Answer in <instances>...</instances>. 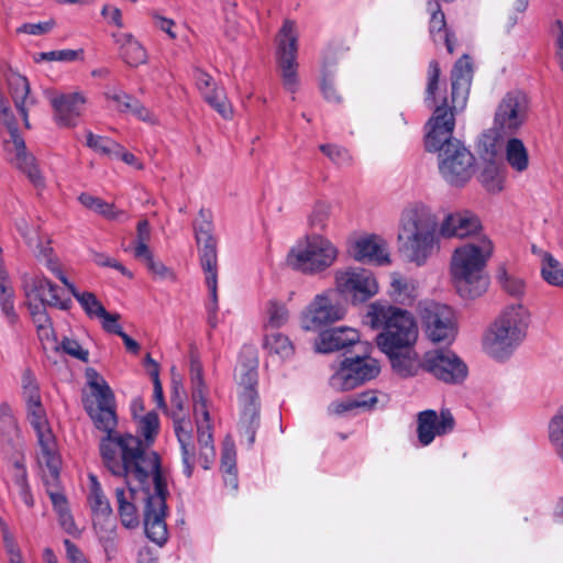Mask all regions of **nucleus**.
I'll return each mask as SVG.
<instances>
[{
    "label": "nucleus",
    "mask_w": 563,
    "mask_h": 563,
    "mask_svg": "<svg viewBox=\"0 0 563 563\" xmlns=\"http://www.w3.org/2000/svg\"><path fill=\"white\" fill-rule=\"evenodd\" d=\"M353 255L354 258L360 262L375 263L378 265L389 262L385 243L376 235L357 240L354 244Z\"/></svg>",
    "instance_id": "24"
},
{
    "label": "nucleus",
    "mask_w": 563,
    "mask_h": 563,
    "mask_svg": "<svg viewBox=\"0 0 563 563\" xmlns=\"http://www.w3.org/2000/svg\"><path fill=\"white\" fill-rule=\"evenodd\" d=\"M419 316L429 340L450 344L457 334L454 310L444 303L424 300L419 303Z\"/></svg>",
    "instance_id": "14"
},
{
    "label": "nucleus",
    "mask_w": 563,
    "mask_h": 563,
    "mask_svg": "<svg viewBox=\"0 0 563 563\" xmlns=\"http://www.w3.org/2000/svg\"><path fill=\"white\" fill-rule=\"evenodd\" d=\"M174 430L181 450L183 473L187 478L191 477L196 461L195 446L191 443L192 429L190 422L175 418Z\"/></svg>",
    "instance_id": "25"
},
{
    "label": "nucleus",
    "mask_w": 563,
    "mask_h": 563,
    "mask_svg": "<svg viewBox=\"0 0 563 563\" xmlns=\"http://www.w3.org/2000/svg\"><path fill=\"white\" fill-rule=\"evenodd\" d=\"M64 545L69 563H90L82 551L69 539L64 540Z\"/></svg>",
    "instance_id": "63"
},
{
    "label": "nucleus",
    "mask_w": 563,
    "mask_h": 563,
    "mask_svg": "<svg viewBox=\"0 0 563 563\" xmlns=\"http://www.w3.org/2000/svg\"><path fill=\"white\" fill-rule=\"evenodd\" d=\"M420 366L446 384H461L468 373L466 364L451 350L439 349L426 352Z\"/></svg>",
    "instance_id": "16"
},
{
    "label": "nucleus",
    "mask_w": 563,
    "mask_h": 563,
    "mask_svg": "<svg viewBox=\"0 0 563 563\" xmlns=\"http://www.w3.org/2000/svg\"><path fill=\"white\" fill-rule=\"evenodd\" d=\"M159 430V418L155 411L147 412L144 417H142L137 424L139 433L144 438L143 448L145 451L153 443Z\"/></svg>",
    "instance_id": "43"
},
{
    "label": "nucleus",
    "mask_w": 563,
    "mask_h": 563,
    "mask_svg": "<svg viewBox=\"0 0 563 563\" xmlns=\"http://www.w3.org/2000/svg\"><path fill=\"white\" fill-rule=\"evenodd\" d=\"M365 320L372 329L379 330L376 344L389 357L393 368L402 376L413 375V361L408 355L419 333L413 314L377 301L369 305Z\"/></svg>",
    "instance_id": "3"
},
{
    "label": "nucleus",
    "mask_w": 563,
    "mask_h": 563,
    "mask_svg": "<svg viewBox=\"0 0 563 563\" xmlns=\"http://www.w3.org/2000/svg\"><path fill=\"white\" fill-rule=\"evenodd\" d=\"M136 492L130 487L129 490L118 487L115 489V497L118 501L119 515L121 522L125 528H135L139 526V516L136 507L132 503L135 499Z\"/></svg>",
    "instance_id": "33"
},
{
    "label": "nucleus",
    "mask_w": 563,
    "mask_h": 563,
    "mask_svg": "<svg viewBox=\"0 0 563 563\" xmlns=\"http://www.w3.org/2000/svg\"><path fill=\"white\" fill-rule=\"evenodd\" d=\"M99 319L101 320L104 331L117 335H120L123 331L122 327L119 324L120 316L118 313H110L106 311V313L101 314Z\"/></svg>",
    "instance_id": "62"
},
{
    "label": "nucleus",
    "mask_w": 563,
    "mask_h": 563,
    "mask_svg": "<svg viewBox=\"0 0 563 563\" xmlns=\"http://www.w3.org/2000/svg\"><path fill=\"white\" fill-rule=\"evenodd\" d=\"M69 292L75 297V299L79 302L82 310L89 318H100L101 314L106 313V308L101 303V301L96 297L93 292L90 291H79L75 284L69 285Z\"/></svg>",
    "instance_id": "39"
},
{
    "label": "nucleus",
    "mask_w": 563,
    "mask_h": 563,
    "mask_svg": "<svg viewBox=\"0 0 563 563\" xmlns=\"http://www.w3.org/2000/svg\"><path fill=\"white\" fill-rule=\"evenodd\" d=\"M264 346L271 354H276L282 358H288L294 353V346L290 340L282 333L266 334Z\"/></svg>",
    "instance_id": "44"
},
{
    "label": "nucleus",
    "mask_w": 563,
    "mask_h": 563,
    "mask_svg": "<svg viewBox=\"0 0 563 563\" xmlns=\"http://www.w3.org/2000/svg\"><path fill=\"white\" fill-rule=\"evenodd\" d=\"M435 10L432 12L430 21H429V31L430 34H437L444 32V35H448L446 33V22L444 13L441 11L438 3H435Z\"/></svg>",
    "instance_id": "59"
},
{
    "label": "nucleus",
    "mask_w": 563,
    "mask_h": 563,
    "mask_svg": "<svg viewBox=\"0 0 563 563\" xmlns=\"http://www.w3.org/2000/svg\"><path fill=\"white\" fill-rule=\"evenodd\" d=\"M338 257V249L321 234L307 235L303 244L292 247L288 262L294 268L305 274H318L333 265Z\"/></svg>",
    "instance_id": "11"
},
{
    "label": "nucleus",
    "mask_w": 563,
    "mask_h": 563,
    "mask_svg": "<svg viewBox=\"0 0 563 563\" xmlns=\"http://www.w3.org/2000/svg\"><path fill=\"white\" fill-rule=\"evenodd\" d=\"M195 239L198 245L199 261L205 273L210 301L218 302V253L217 240L213 235L211 212L200 209L194 222Z\"/></svg>",
    "instance_id": "12"
},
{
    "label": "nucleus",
    "mask_w": 563,
    "mask_h": 563,
    "mask_svg": "<svg viewBox=\"0 0 563 563\" xmlns=\"http://www.w3.org/2000/svg\"><path fill=\"white\" fill-rule=\"evenodd\" d=\"M288 309L282 302L269 300L266 308L265 329H278L288 321Z\"/></svg>",
    "instance_id": "46"
},
{
    "label": "nucleus",
    "mask_w": 563,
    "mask_h": 563,
    "mask_svg": "<svg viewBox=\"0 0 563 563\" xmlns=\"http://www.w3.org/2000/svg\"><path fill=\"white\" fill-rule=\"evenodd\" d=\"M120 55L123 60L133 67L146 62L147 54L143 45L135 37H121Z\"/></svg>",
    "instance_id": "36"
},
{
    "label": "nucleus",
    "mask_w": 563,
    "mask_h": 563,
    "mask_svg": "<svg viewBox=\"0 0 563 563\" xmlns=\"http://www.w3.org/2000/svg\"><path fill=\"white\" fill-rule=\"evenodd\" d=\"M93 529L98 541L101 544L106 560H114L119 552V540L117 534V525L114 519H97L93 521Z\"/></svg>",
    "instance_id": "28"
},
{
    "label": "nucleus",
    "mask_w": 563,
    "mask_h": 563,
    "mask_svg": "<svg viewBox=\"0 0 563 563\" xmlns=\"http://www.w3.org/2000/svg\"><path fill=\"white\" fill-rule=\"evenodd\" d=\"M493 252L489 240L479 243H468L455 250L451 274L456 291L462 298L473 299L481 296L488 287V280L484 276V267Z\"/></svg>",
    "instance_id": "5"
},
{
    "label": "nucleus",
    "mask_w": 563,
    "mask_h": 563,
    "mask_svg": "<svg viewBox=\"0 0 563 563\" xmlns=\"http://www.w3.org/2000/svg\"><path fill=\"white\" fill-rule=\"evenodd\" d=\"M22 397L25 401L27 420L36 432L37 442L41 449V461L45 462L54 472L58 464L56 457V439L53 434L46 410L42 404L40 386L31 369L22 374Z\"/></svg>",
    "instance_id": "7"
},
{
    "label": "nucleus",
    "mask_w": 563,
    "mask_h": 563,
    "mask_svg": "<svg viewBox=\"0 0 563 563\" xmlns=\"http://www.w3.org/2000/svg\"><path fill=\"white\" fill-rule=\"evenodd\" d=\"M194 416L196 419L197 437L200 450H209V453L211 454V449H214V445L208 405L205 402L194 405Z\"/></svg>",
    "instance_id": "31"
},
{
    "label": "nucleus",
    "mask_w": 563,
    "mask_h": 563,
    "mask_svg": "<svg viewBox=\"0 0 563 563\" xmlns=\"http://www.w3.org/2000/svg\"><path fill=\"white\" fill-rule=\"evenodd\" d=\"M498 282L503 289L511 296L519 297L525 291V283L522 279L509 276L505 268L499 269Z\"/></svg>",
    "instance_id": "50"
},
{
    "label": "nucleus",
    "mask_w": 563,
    "mask_h": 563,
    "mask_svg": "<svg viewBox=\"0 0 563 563\" xmlns=\"http://www.w3.org/2000/svg\"><path fill=\"white\" fill-rule=\"evenodd\" d=\"M388 295L395 303L412 306L418 297L417 286L413 280L394 273L390 276Z\"/></svg>",
    "instance_id": "30"
},
{
    "label": "nucleus",
    "mask_w": 563,
    "mask_h": 563,
    "mask_svg": "<svg viewBox=\"0 0 563 563\" xmlns=\"http://www.w3.org/2000/svg\"><path fill=\"white\" fill-rule=\"evenodd\" d=\"M440 65L435 59L429 63L424 104L433 109L426 124L424 146L428 152H439V170L451 186H464L474 175L475 157L453 137L455 114L466 108L472 80L473 66L468 55L464 54L455 62L451 70V97H439Z\"/></svg>",
    "instance_id": "1"
},
{
    "label": "nucleus",
    "mask_w": 563,
    "mask_h": 563,
    "mask_svg": "<svg viewBox=\"0 0 563 563\" xmlns=\"http://www.w3.org/2000/svg\"><path fill=\"white\" fill-rule=\"evenodd\" d=\"M297 37H279L275 46V60L284 88L295 93L299 87Z\"/></svg>",
    "instance_id": "19"
},
{
    "label": "nucleus",
    "mask_w": 563,
    "mask_h": 563,
    "mask_svg": "<svg viewBox=\"0 0 563 563\" xmlns=\"http://www.w3.org/2000/svg\"><path fill=\"white\" fill-rule=\"evenodd\" d=\"M362 353L347 356L341 362L330 378L332 388L338 391L351 390L379 374L378 362L366 355V350H362Z\"/></svg>",
    "instance_id": "15"
},
{
    "label": "nucleus",
    "mask_w": 563,
    "mask_h": 563,
    "mask_svg": "<svg viewBox=\"0 0 563 563\" xmlns=\"http://www.w3.org/2000/svg\"><path fill=\"white\" fill-rule=\"evenodd\" d=\"M0 122L9 133V139H4V150L9 154H13L12 165L24 174L34 187L43 188L45 178L34 155L26 151L25 141L19 133L16 120L5 101L0 103Z\"/></svg>",
    "instance_id": "10"
},
{
    "label": "nucleus",
    "mask_w": 563,
    "mask_h": 563,
    "mask_svg": "<svg viewBox=\"0 0 563 563\" xmlns=\"http://www.w3.org/2000/svg\"><path fill=\"white\" fill-rule=\"evenodd\" d=\"M235 377L239 385V405L241 408L239 431L245 438L247 445L251 446L255 442L261 421L257 361L239 362L235 368Z\"/></svg>",
    "instance_id": "8"
},
{
    "label": "nucleus",
    "mask_w": 563,
    "mask_h": 563,
    "mask_svg": "<svg viewBox=\"0 0 563 563\" xmlns=\"http://www.w3.org/2000/svg\"><path fill=\"white\" fill-rule=\"evenodd\" d=\"M8 85L14 106L22 115L25 126L29 128L27 106L33 103V100L30 98L29 80L24 76L12 74L8 78Z\"/></svg>",
    "instance_id": "29"
},
{
    "label": "nucleus",
    "mask_w": 563,
    "mask_h": 563,
    "mask_svg": "<svg viewBox=\"0 0 563 563\" xmlns=\"http://www.w3.org/2000/svg\"><path fill=\"white\" fill-rule=\"evenodd\" d=\"M440 235L443 238H466L481 230L479 219L470 211L450 213L439 224Z\"/></svg>",
    "instance_id": "23"
},
{
    "label": "nucleus",
    "mask_w": 563,
    "mask_h": 563,
    "mask_svg": "<svg viewBox=\"0 0 563 563\" xmlns=\"http://www.w3.org/2000/svg\"><path fill=\"white\" fill-rule=\"evenodd\" d=\"M152 477L154 487L151 493L148 489L144 492V530L150 540L162 545L167 541L166 517V497L168 495L167 484L163 477L161 470V460H158L157 468L148 472L144 478L134 479L144 489V485Z\"/></svg>",
    "instance_id": "9"
},
{
    "label": "nucleus",
    "mask_w": 563,
    "mask_h": 563,
    "mask_svg": "<svg viewBox=\"0 0 563 563\" xmlns=\"http://www.w3.org/2000/svg\"><path fill=\"white\" fill-rule=\"evenodd\" d=\"M548 438L554 454L563 463V407L550 419Z\"/></svg>",
    "instance_id": "40"
},
{
    "label": "nucleus",
    "mask_w": 563,
    "mask_h": 563,
    "mask_svg": "<svg viewBox=\"0 0 563 563\" xmlns=\"http://www.w3.org/2000/svg\"><path fill=\"white\" fill-rule=\"evenodd\" d=\"M439 222L432 209L415 202L401 212L398 229L399 251L418 266L423 265L439 245Z\"/></svg>",
    "instance_id": "4"
},
{
    "label": "nucleus",
    "mask_w": 563,
    "mask_h": 563,
    "mask_svg": "<svg viewBox=\"0 0 563 563\" xmlns=\"http://www.w3.org/2000/svg\"><path fill=\"white\" fill-rule=\"evenodd\" d=\"M349 346H355L357 350H367L366 345L360 342L358 332L349 327H338L321 331L316 343L317 351L320 353H331Z\"/></svg>",
    "instance_id": "21"
},
{
    "label": "nucleus",
    "mask_w": 563,
    "mask_h": 563,
    "mask_svg": "<svg viewBox=\"0 0 563 563\" xmlns=\"http://www.w3.org/2000/svg\"><path fill=\"white\" fill-rule=\"evenodd\" d=\"M189 361V376L194 405H198L200 402H205L207 405L208 387L203 379L202 363L198 354L194 352L190 353Z\"/></svg>",
    "instance_id": "32"
},
{
    "label": "nucleus",
    "mask_w": 563,
    "mask_h": 563,
    "mask_svg": "<svg viewBox=\"0 0 563 563\" xmlns=\"http://www.w3.org/2000/svg\"><path fill=\"white\" fill-rule=\"evenodd\" d=\"M86 145L100 155L108 156L113 158L114 154L119 153L120 144L115 141L93 134L92 132H87L86 134Z\"/></svg>",
    "instance_id": "45"
},
{
    "label": "nucleus",
    "mask_w": 563,
    "mask_h": 563,
    "mask_svg": "<svg viewBox=\"0 0 563 563\" xmlns=\"http://www.w3.org/2000/svg\"><path fill=\"white\" fill-rule=\"evenodd\" d=\"M319 148L335 165L345 166L352 161L349 151L340 145L321 144Z\"/></svg>",
    "instance_id": "49"
},
{
    "label": "nucleus",
    "mask_w": 563,
    "mask_h": 563,
    "mask_svg": "<svg viewBox=\"0 0 563 563\" xmlns=\"http://www.w3.org/2000/svg\"><path fill=\"white\" fill-rule=\"evenodd\" d=\"M79 202L87 209L102 216L108 220H117L120 216H123V211H119L112 203L104 201L103 199L92 196L88 192H82L78 197Z\"/></svg>",
    "instance_id": "38"
},
{
    "label": "nucleus",
    "mask_w": 563,
    "mask_h": 563,
    "mask_svg": "<svg viewBox=\"0 0 563 563\" xmlns=\"http://www.w3.org/2000/svg\"><path fill=\"white\" fill-rule=\"evenodd\" d=\"M55 21L53 19H48L46 21H41L36 23H23L19 27H16V33H23L26 35H40L49 33L54 30Z\"/></svg>",
    "instance_id": "53"
},
{
    "label": "nucleus",
    "mask_w": 563,
    "mask_h": 563,
    "mask_svg": "<svg viewBox=\"0 0 563 563\" xmlns=\"http://www.w3.org/2000/svg\"><path fill=\"white\" fill-rule=\"evenodd\" d=\"M131 108L128 114H132L143 122L155 123L154 114L140 100L135 99Z\"/></svg>",
    "instance_id": "64"
},
{
    "label": "nucleus",
    "mask_w": 563,
    "mask_h": 563,
    "mask_svg": "<svg viewBox=\"0 0 563 563\" xmlns=\"http://www.w3.org/2000/svg\"><path fill=\"white\" fill-rule=\"evenodd\" d=\"M56 457L58 460V464L56 467V472H54L45 462L41 461V451L38 452L37 460L41 466H44L48 471V475L44 477V484L46 487V493L49 496L54 510L58 514L65 510H68V501L64 493L59 489V473L62 466V459L58 454V450L56 449Z\"/></svg>",
    "instance_id": "27"
},
{
    "label": "nucleus",
    "mask_w": 563,
    "mask_h": 563,
    "mask_svg": "<svg viewBox=\"0 0 563 563\" xmlns=\"http://www.w3.org/2000/svg\"><path fill=\"white\" fill-rule=\"evenodd\" d=\"M90 493L88 501L93 514V521L100 519H113L112 508L109 500L104 496L101 485L95 475H90Z\"/></svg>",
    "instance_id": "34"
},
{
    "label": "nucleus",
    "mask_w": 563,
    "mask_h": 563,
    "mask_svg": "<svg viewBox=\"0 0 563 563\" xmlns=\"http://www.w3.org/2000/svg\"><path fill=\"white\" fill-rule=\"evenodd\" d=\"M482 184L489 192H499L503 190V181L495 168H486L482 175Z\"/></svg>",
    "instance_id": "57"
},
{
    "label": "nucleus",
    "mask_w": 563,
    "mask_h": 563,
    "mask_svg": "<svg viewBox=\"0 0 563 563\" xmlns=\"http://www.w3.org/2000/svg\"><path fill=\"white\" fill-rule=\"evenodd\" d=\"M0 443L8 450H18L22 443L16 419L11 407L5 402L0 405Z\"/></svg>",
    "instance_id": "26"
},
{
    "label": "nucleus",
    "mask_w": 563,
    "mask_h": 563,
    "mask_svg": "<svg viewBox=\"0 0 563 563\" xmlns=\"http://www.w3.org/2000/svg\"><path fill=\"white\" fill-rule=\"evenodd\" d=\"M530 313L522 305H511L490 325L485 336V349L498 361L509 358L527 336Z\"/></svg>",
    "instance_id": "6"
},
{
    "label": "nucleus",
    "mask_w": 563,
    "mask_h": 563,
    "mask_svg": "<svg viewBox=\"0 0 563 563\" xmlns=\"http://www.w3.org/2000/svg\"><path fill=\"white\" fill-rule=\"evenodd\" d=\"M41 59L44 60H57V62H74L77 59H82L84 49H56L41 53Z\"/></svg>",
    "instance_id": "51"
},
{
    "label": "nucleus",
    "mask_w": 563,
    "mask_h": 563,
    "mask_svg": "<svg viewBox=\"0 0 563 563\" xmlns=\"http://www.w3.org/2000/svg\"><path fill=\"white\" fill-rule=\"evenodd\" d=\"M331 209L332 207L329 202H316L308 218L309 225L314 230L324 231L330 221Z\"/></svg>",
    "instance_id": "48"
},
{
    "label": "nucleus",
    "mask_w": 563,
    "mask_h": 563,
    "mask_svg": "<svg viewBox=\"0 0 563 563\" xmlns=\"http://www.w3.org/2000/svg\"><path fill=\"white\" fill-rule=\"evenodd\" d=\"M221 471L235 472L236 470V452L233 444L225 443L221 455Z\"/></svg>",
    "instance_id": "58"
},
{
    "label": "nucleus",
    "mask_w": 563,
    "mask_h": 563,
    "mask_svg": "<svg viewBox=\"0 0 563 563\" xmlns=\"http://www.w3.org/2000/svg\"><path fill=\"white\" fill-rule=\"evenodd\" d=\"M9 563H24L21 549L16 543L14 536L2 540Z\"/></svg>",
    "instance_id": "61"
},
{
    "label": "nucleus",
    "mask_w": 563,
    "mask_h": 563,
    "mask_svg": "<svg viewBox=\"0 0 563 563\" xmlns=\"http://www.w3.org/2000/svg\"><path fill=\"white\" fill-rule=\"evenodd\" d=\"M194 79L198 90L202 93V96H205L206 92H210L213 87H218L213 81V78L199 68L194 70Z\"/></svg>",
    "instance_id": "60"
},
{
    "label": "nucleus",
    "mask_w": 563,
    "mask_h": 563,
    "mask_svg": "<svg viewBox=\"0 0 563 563\" xmlns=\"http://www.w3.org/2000/svg\"><path fill=\"white\" fill-rule=\"evenodd\" d=\"M87 378L98 401L89 415L96 428L106 432L99 444L103 465L113 476L122 477L131 485V479L144 478L155 471L159 456L156 452L145 451L139 437L115 431L118 420L111 388L92 368L87 371Z\"/></svg>",
    "instance_id": "2"
},
{
    "label": "nucleus",
    "mask_w": 563,
    "mask_h": 563,
    "mask_svg": "<svg viewBox=\"0 0 563 563\" xmlns=\"http://www.w3.org/2000/svg\"><path fill=\"white\" fill-rule=\"evenodd\" d=\"M505 146L506 161L518 173L525 172L529 166V154L520 139L509 136Z\"/></svg>",
    "instance_id": "35"
},
{
    "label": "nucleus",
    "mask_w": 563,
    "mask_h": 563,
    "mask_svg": "<svg viewBox=\"0 0 563 563\" xmlns=\"http://www.w3.org/2000/svg\"><path fill=\"white\" fill-rule=\"evenodd\" d=\"M104 97L108 101L114 103V107L118 112L128 114V112L132 109V104L135 101V97L125 92L122 88L118 86H107L104 90Z\"/></svg>",
    "instance_id": "47"
},
{
    "label": "nucleus",
    "mask_w": 563,
    "mask_h": 563,
    "mask_svg": "<svg viewBox=\"0 0 563 563\" xmlns=\"http://www.w3.org/2000/svg\"><path fill=\"white\" fill-rule=\"evenodd\" d=\"M541 276L549 285L563 288V263L545 252L542 257Z\"/></svg>",
    "instance_id": "41"
},
{
    "label": "nucleus",
    "mask_w": 563,
    "mask_h": 563,
    "mask_svg": "<svg viewBox=\"0 0 563 563\" xmlns=\"http://www.w3.org/2000/svg\"><path fill=\"white\" fill-rule=\"evenodd\" d=\"M60 349L64 353L79 360L82 362L88 361L89 353L87 350L82 349L80 343L70 338H64L60 342Z\"/></svg>",
    "instance_id": "54"
},
{
    "label": "nucleus",
    "mask_w": 563,
    "mask_h": 563,
    "mask_svg": "<svg viewBox=\"0 0 563 563\" xmlns=\"http://www.w3.org/2000/svg\"><path fill=\"white\" fill-rule=\"evenodd\" d=\"M52 280H49L43 274H35L26 284H25V295L27 297L31 294H34L36 298H45V294L47 288L49 287Z\"/></svg>",
    "instance_id": "52"
},
{
    "label": "nucleus",
    "mask_w": 563,
    "mask_h": 563,
    "mask_svg": "<svg viewBox=\"0 0 563 563\" xmlns=\"http://www.w3.org/2000/svg\"><path fill=\"white\" fill-rule=\"evenodd\" d=\"M55 120L58 125L74 126L84 111L86 98L80 92L57 93L51 97Z\"/></svg>",
    "instance_id": "22"
},
{
    "label": "nucleus",
    "mask_w": 563,
    "mask_h": 563,
    "mask_svg": "<svg viewBox=\"0 0 563 563\" xmlns=\"http://www.w3.org/2000/svg\"><path fill=\"white\" fill-rule=\"evenodd\" d=\"M46 292L49 295V297L48 298L45 297V300L49 307H55V308H58V309L65 310V311L69 310L71 308V306H73L71 299L69 297L62 298L58 294V286L56 284H54L53 282L51 283Z\"/></svg>",
    "instance_id": "56"
},
{
    "label": "nucleus",
    "mask_w": 563,
    "mask_h": 563,
    "mask_svg": "<svg viewBox=\"0 0 563 563\" xmlns=\"http://www.w3.org/2000/svg\"><path fill=\"white\" fill-rule=\"evenodd\" d=\"M455 427V419L449 409L438 413L433 409L420 411L417 416V437L421 446L430 445L435 437L451 433Z\"/></svg>",
    "instance_id": "20"
},
{
    "label": "nucleus",
    "mask_w": 563,
    "mask_h": 563,
    "mask_svg": "<svg viewBox=\"0 0 563 563\" xmlns=\"http://www.w3.org/2000/svg\"><path fill=\"white\" fill-rule=\"evenodd\" d=\"M32 321L37 330V335L41 340H48L53 333V322L47 311L32 318Z\"/></svg>",
    "instance_id": "55"
},
{
    "label": "nucleus",
    "mask_w": 563,
    "mask_h": 563,
    "mask_svg": "<svg viewBox=\"0 0 563 563\" xmlns=\"http://www.w3.org/2000/svg\"><path fill=\"white\" fill-rule=\"evenodd\" d=\"M335 291L318 294L302 312L301 327L306 331H321L322 328L344 318L345 309L334 300Z\"/></svg>",
    "instance_id": "17"
},
{
    "label": "nucleus",
    "mask_w": 563,
    "mask_h": 563,
    "mask_svg": "<svg viewBox=\"0 0 563 563\" xmlns=\"http://www.w3.org/2000/svg\"><path fill=\"white\" fill-rule=\"evenodd\" d=\"M336 291L350 297L354 303H362L378 292V284L372 272L364 268H349L335 274Z\"/></svg>",
    "instance_id": "18"
},
{
    "label": "nucleus",
    "mask_w": 563,
    "mask_h": 563,
    "mask_svg": "<svg viewBox=\"0 0 563 563\" xmlns=\"http://www.w3.org/2000/svg\"><path fill=\"white\" fill-rule=\"evenodd\" d=\"M0 308L11 325L18 322L19 316L14 308V290L9 285L8 273L0 275Z\"/></svg>",
    "instance_id": "37"
},
{
    "label": "nucleus",
    "mask_w": 563,
    "mask_h": 563,
    "mask_svg": "<svg viewBox=\"0 0 563 563\" xmlns=\"http://www.w3.org/2000/svg\"><path fill=\"white\" fill-rule=\"evenodd\" d=\"M530 102L528 96L520 90L507 92L498 103L493 121V130L497 136H514L526 124L529 118Z\"/></svg>",
    "instance_id": "13"
},
{
    "label": "nucleus",
    "mask_w": 563,
    "mask_h": 563,
    "mask_svg": "<svg viewBox=\"0 0 563 563\" xmlns=\"http://www.w3.org/2000/svg\"><path fill=\"white\" fill-rule=\"evenodd\" d=\"M203 98L222 119L231 120L233 118V108L223 88L213 87L210 92L205 93Z\"/></svg>",
    "instance_id": "42"
}]
</instances>
